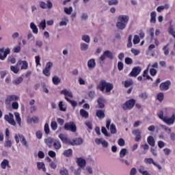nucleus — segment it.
<instances>
[{
  "instance_id": "f257e3e1",
  "label": "nucleus",
  "mask_w": 175,
  "mask_h": 175,
  "mask_svg": "<svg viewBox=\"0 0 175 175\" xmlns=\"http://www.w3.org/2000/svg\"><path fill=\"white\" fill-rule=\"evenodd\" d=\"M58 137L64 144H67V146H81L83 143V140L81 137L75 138L71 140L70 139L67 138L66 135L63 133L59 134Z\"/></svg>"
},
{
  "instance_id": "f03ea898",
  "label": "nucleus",
  "mask_w": 175,
  "mask_h": 175,
  "mask_svg": "<svg viewBox=\"0 0 175 175\" xmlns=\"http://www.w3.org/2000/svg\"><path fill=\"white\" fill-rule=\"evenodd\" d=\"M113 88H114L113 83L107 82L105 79L100 80L96 86V90H99V91H101V92H104L105 90V92L107 93L111 92Z\"/></svg>"
},
{
  "instance_id": "7ed1b4c3",
  "label": "nucleus",
  "mask_w": 175,
  "mask_h": 175,
  "mask_svg": "<svg viewBox=\"0 0 175 175\" xmlns=\"http://www.w3.org/2000/svg\"><path fill=\"white\" fill-rule=\"evenodd\" d=\"M128 23H129V16L128 15H120L118 16L116 27L118 29H125Z\"/></svg>"
},
{
  "instance_id": "20e7f679",
  "label": "nucleus",
  "mask_w": 175,
  "mask_h": 175,
  "mask_svg": "<svg viewBox=\"0 0 175 175\" xmlns=\"http://www.w3.org/2000/svg\"><path fill=\"white\" fill-rule=\"evenodd\" d=\"M157 116L160 120H162L163 122L167 124V125H173L175 121V113H173L170 118H167V116H163V111H160L157 113Z\"/></svg>"
},
{
  "instance_id": "39448f33",
  "label": "nucleus",
  "mask_w": 175,
  "mask_h": 175,
  "mask_svg": "<svg viewBox=\"0 0 175 175\" xmlns=\"http://www.w3.org/2000/svg\"><path fill=\"white\" fill-rule=\"evenodd\" d=\"M135 105H136V100L131 98L122 105V109L123 110H132Z\"/></svg>"
},
{
  "instance_id": "423d86ee",
  "label": "nucleus",
  "mask_w": 175,
  "mask_h": 175,
  "mask_svg": "<svg viewBox=\"0 0 175 175\" xmlns=\"http://www.w3.org/2000/svg\"><path fill=\"white\" fill-rule=\"evenodd\" d=\"M64 130L70 131V132L75 133L77 131V126L73 122H66L64 124Z\"/></svg>"
},
{
  "instance_id": "0eeeda50",
  "label": "nucleus",
  "mask_w": 175,
  "mask_h": 175,
  "mask_svg": "<svg viewBox=\"0 0 175 175\" xmlns=\"http://www.w3.org/2000/svg\"><path fill=\"white\" fill-rule=\"evenodd\" d=\"M142 72V68L140 66L133 67L131 72L129 74V77H137Z\"/></svg>"
},
{
  "instance_id": "6e6552de",
  "label": "nucleus",
  "mask_w": 175,
  "mask_h": 175,
  "mask_svg": "<svg viewBox=\"0 0 175 175\" xmlns=\"http://www.w3.org/2000/svg\"><path fill=\"white\" fill-rule=\"evenodd\" d=\"M8 54H10V49L7 48H1L0 49V59L1 61H5L6 59V57H8Z\"/></svg>"
},
{
  "instance_id": "1a4fd4ad",
  "label": "nucleus",
  "mask_w": 175,
  "mask_h": 175,
  "mask_svg": "<svg viewBox=\"0 0 175 175\" xmlns=\"http://www.w3.org/2000/svg\"><path fill=\"white\" fill-rule=\"evenodd\" d=\"M106 57L109 58V59H113L114 55L110 51H105L103 52V55L100 57L99 59L103 62L105 61V59H106Z\"/></svg>"
},
{
  "instance_id": "9d476101",
  "label": "nucleus",
  "mask_w": 175,
  "mask_h": 175,
  "mask_svg": "<svg viewBox=\"0 0 175 175\" xmlns=\"http://www.w3.org/2000/svg\"><path fill=\"white\" fill-rule=\"evenodd\" d=\"M4 120L8 121V124L10 125H13V126H16V121H14V116L12 113H9V115L5 114L4 116Z\"/></svg>"
},
{
  "instance_id": "9b49d317",
  "label": "nucleus",
  "mask_w": 175,
  "mask_h": 175,
  "mask_svg": "<svg viewBox=\"0 0 175 175\" xmlns=\"http://www.w3.org/2000/svg\"><path fill=\"white\" fill-rule=\"evenodd\" d=\"M53 66V63L49 62L46 63L45 68L42 70L43 75L49 77L50 76V70H51V67Z\"/></svg>"
},
{
  "instance_id": "f8f14e48",
  "label": "nucleus",
  "mask_w": 175,
  "mask_h": 175,
  "mask_svg": "<svg viewBox=\"0 0 175 175\" xmlns=\"http://www.w3.org/2000/svg\"><path fill=\"white\" fill-rule=\"evenodd\" d=\"M76 163L81 169H83L85 167V166H87V161H85V159L81 157H77L76 159Z\"/></svg>"
},
{
  "instance_id": "ddd939ff",
  "label": "nucleus",
  "mask_w": 175,
  "mask_h": 175,
  "mask_svg": "<svg viewBox=\"0 0 175 175\" xmlns=\"http://www.w3.org/2000/svg\"><path fill=\"white\" fill-rule=\"evenodd\" d=\"M172 82L170 81H166L165 82H163L160 84L159 88L161 91H167L169 90V87H170Z\"/></svg>"
},
{
  "instance_id": "4468645a",
  "label": "nucleus",
  "mask_w": 175,
  "mask_h": 175,
  "mask_svg": "<svg viewBox=\"0 0 175 175\" xmlns=\"http://www.w3.org/2000/svg\"><path fill=\"white\" fill-rule=\"evenodd\" d=\"M14 100H18V96L16 95H9L7 96L5 103V105H10V103Z\"/></svg>"
},
{
  "instance_id": "2eb2a0df",
  "label": "nucleus",
  "mask_w": 175,
  "mask_h": 175,
  "mask_svg": "<svg viewBox=\"0 0 175 175\" xmlns=\"http://www.w3.org/2000/svg\"><path fill=\"white\" fill-rule=\"evenodd\" d=\"M54 139L53 138H51V137H49L48 138H46L44 139V142L45 144L49 147V148H51L54 144Z\"/></svg>"
},
{
  "instance_id": "dca6fc26",
  "label": "nucleus",
  "mask_w": 175,
  "mask_h": 175,
  "mask_svg": "<svg viewBox=\"0 0 175 175\" xmlns=\"http://www.w3.org/2000/svg\"><path fill=\"white\" fill-rule=\"evenodd\" d=\"M96 116L98 117V118H99V120H103V118L105 117V110L97 109L96 111Z\"/></svg>"
},
{
  "instance_id": "f3484780",
  "label": "nucleus",
  "mask_w": 175,
  "mask_h": 175,
  "mask_svg": "<svg viewBox=\"0 0 175 175\" xmlns=\"http://www.w3.org/2000/svg\"><path fill=\"white\" fill-rule=\"evenodd\" d=\"M170 8V5L169 3H165L164 5H159V7L157 8V12L158 13H161V12H163V10H167Z\"/></svg>"
},
{
  "instance_id": "a211bd4d",
  "label": "nucleus",
  "mask_w": 175,
  "mask_h": 175,
  "mask_svg": "<svg viewBox=\"0 0 175 175\" xmlns=\"http://www.w3.org/2000/svg\"><path fill=\"white\" fill-rule=\"evenodd\" d=\"M150 24H155L157 23V12L152 11L150 12Z\"/></svg>"
},
{
  "instance_id": "6ab92c4d",
  "label": "nucleus",
  "mask_w": 175,
  "mask_h": 175,
  "mask_svg": "<svg viewBox=\"0 0 175 175\" xmlns=\"http://www.w3.org/2000/svg\"><path fill=\"white\" fill-rule=\"evenodd\" d=\"M105 102H106V100H105V98H98V100H97L98 109H103L105 107Z\"/></svg>"
},
{
  "instance_id": "aec40b11",
  "label": "nucleus",
  "mask_w": 175,
  "mask_h": 175,
  "mask_svg": "<svg viewBox=\"0 0 175 175\" xmlns=\"http://www.w3.org/2000/svg\"><path fill=\"white\" fill-rule=\"evenodd\" d=\"M60 94L65 96V98H68V96L69 98H73V94L72 93V92H69L66 89H64L63 90H62L60 92Z\"/></svg>"
},
{
  "instance_id": "412c9836",
  "label": "nucleus",
  "mask_w": 175,
  "mask_h": 175,
  "mask_svg": "<svg viewBox=\"0 0 175 175\" xmlns=\"http://www.w3.org/2000/svg\"><path fill=\"white\" fill-rule=\"evenodd\" d=\"M95 66H96V62H95V59H90L88 62V68H89V69H94Z\"/></svg>"
},
{
  "instance_id": "4be33fe9",
  "label": "nucleus",
  "mask_w": 175,
  "mask_h": 175,
  "mask_svg": "<svg viewBox=\"0 0 175 175\" xmlns=\"http://www.w3.org/2000/svg\"><path fill=\"white\" fill-rule=\"evenodd\" d=\"M18 64L22 65L21 69L22 70H25L28 69V62L25 60H19L18 61Z\"/></svg>"
},
{
  "instance_id": "5701e85b",
  "label": "nucleus",
  "mask_w": 175,
  "mask_h": 175,
  "mask_svg": "<svg viewBox=\"0 0 175 175\" xmlns=\"http://www.w3.org/2000/svg\"><path fill=\"white\" fill-rule=\"evenodd\" d=\"M30 28L31 29H32L33 33L38 35V33L39 32V29H38V27L33 23V22H31L30 23Z\"/></svg>"
},
{
  "instance_id": "b1692460",
  "label": "nucleus",
  "mask_w": 175,
  "mask_h": 175,
  "mask_svg": "<svg viewBox=\"0 0 175 175\" xmlns=\"http://www.w3.org/2000/svg\"><path fill=\"white\" fill-rule=\"evenodd\" d=\"M147 142L149 145L151 146V147H155V139H154V137L152 136L148 137Z\"/></svg>"
},
{
  "instance_id": "393cba45",
  "label": "nucleus",
  "mask_w": 175,
  "mask_h": 175,
  "mask_svg": "<svg viewBox=\"0 0 175 175\" xmlns=\"http://www.w3.org/2000/svg\"><path fill=\"white\" fill-rule=\"evenodd\" d=\"M19 139H21V142L22 143L23 146H25L27 148H28L29 145L27 139H25V137L23 135H19Z\"/></svg>"
},
{
  "instance_id": "a878e982",
  "label": "nucleus",
  "mask_w": 175,
  "mask_h": 175,
  "mask_svg": "<svg viewBox=\"0 0 175 175\" xmlns=\"http://www.w3.org/2000/svg\"><path fill=\"white\" fill-rule=\"evenodd\" d=\"M53 147L55 150H59L61 147H62V145L61 144V142L58 139H55L53 142Z\"/></svg>"
},
{
  "instance_id": "bb28decb",
  "label": "nucleus",
  "mask_w": 175,
  "mask_h": 175,
  "mask_svg": "<svg viewBox=\"0 0 175 175\" xmlns=\"http://www.w3.org/2000/svg\"><path fill=\"white\" fill-rule=\"evenodd\" d=\"M63 155H64V157H66L67 158H69L70 157H72L73 155V150L70 148L65 150L63 152Z\"/></svg>"
},
{
  "instance_id": "cd10ccee",
  "label": "nucleus",
  "mask_w": 175,
  "mask_h": 175,
  "mask_svg": "<svg viewBox=\"0 0 175 175\" xmlns=\"http://www.w3.org/2000/svg\"><path fill=\"white\" fill-rule=\"evenodd\" d=\"M79 113L80 116H81V117H83V118H88L90 117L88 111H85V109H81Z\"/></svg>"
},
{
  "instance_id": "c85d7f7f",
  "label": "nucleus",
  "mask_w": 175,
  "mask_h": 175,
  "mask_svg": "<svg viewBox=\"0 0 175 175\" xmlns=\"http://www.w3.org/2000/svg\"><path fill=\"white\" fill-rule=\"evenodd\" d=\"M131 85H133V80L130 79L129 80H126L124 82V87L125 88H129V87H131Z\"/></svg>"
},
{
  "instance_id": "c756f323",
  "label": "nucleus",
  "mask_w": 175,
  "mask_h": 175,
  "mask_svg": "<svg viewBox=\"0 0 175 175\" xmlns=\"http://www.w3.org/2000/svg\"><path fill=\"white\" fill-rule=\"evenodd\" d=\"M7 166H9V161L6 159H4L3 161L1 163V169H6Z\"/></svg>"
},
{
  "instance_id": "7c9ffc66",
  "label": "nucleus",
  "mask_w": 175,
  "mask_h": 175,
  "mask_svg": "<svg viewBox=\"0 0 175 175\" xmlns=\"http://www.w3.org/2000/svg\"><path fill=\"white\" fill-rule=\"evenodd\" d=\"M52 81H53L54 85H58V84H59V83H61V79H59V77H58V76H54L52 78Z\"/></svg>"
},
{
  "instance_id": "2f4dec72",
  "label": "nucleus",
  "mask_w": 175,
  "mask_h": 175,
  "mask_svg": "<svg viewBox=\"0 0 175 175\" xmlns=\"http://www.w3.org/2000/svg\"><path fill=\"white\" fill-rule=\"evenodd\" d=\"M37 167H38V170H42L43 172H46V167L42 162H38Z\"/></svg>"
},
{
  "instance_id": "473e14b6",
  "label": "nucleus",
  "mask_w": 175,
  "mask_h": 175,
  "mask_svg": "<svg viewBox=\"0 0 175 175\" xmlns=\"http://www.w3.org/2000/svg\"><path fill=\"white\" fill-rule=\"evenodd\" d=\"M14 116L16 122H18L19 126H21V118L20 117V113L18 112H15Z\"/></svg>"
},
{
  "instance_id": "72a5a7b5",
  "label": "nucleus",
  "mask_w": 175,
  "mask_h": 175,
  "mask_svg": "<svg viewBox=\"0 0 175 175\" xmlns=\"http://www.w3.org/2000/svg\"><path fill=\"white\" fill-rule=\"evenodd\" d=\"M65 99L67 102H68V103H70V105L72 106V107H76V106H77V102L70 100L68 97H65Z\"/></svg>"
},
{
  "instance_id": "f704fd0d",
  "label": "nucleus",
  "mask_w": 175,
  "mask_h": 175,
  "mask_svg": "<svg viewBox=\"0 0 175 175\" xmlns=\"http://www.w3.org/2000/svg\"><path fill=\"white\" fill-rule=\"evenodd\" d=\"M59 109L60 110V111H66V107H65V105H64V102L60 101L59 103Z\"/></svg>"
},
{
  "instance_id": "c9c22d12",
  "label": "nucleus",
  "mask_w": 175,
  "mask_h": 175,
  "mask_svg": "<svg viewBox=\"0 0 175 175\" xmlns=\"http://www.w3.org/2000/svg\"><path fill=\"white\" fill-rule=\"evenodd\" d=\"M163 53H164V55H169V44H167L166 45H165L163 49H162Z\"/></svg>"
},
{
  "instance_id": "e433bc0d",
  "label": "nucleus",
  "mask_w": 175,
  "mask_h": 175,
  "mask_svg": "<svg viewBox=\"0 0 175 175\" xmlns=\"http://www.w3.org/2000/svg\"><path fill=\"white\" fill-rule=\"evenodd\" d=\"M126 47L127 49L132 47V34L129 36Z\"/></svg>"
},
{
  "instance_id": "4c0bfd02",
  "label": "nucleus",
  "mask_w": 175,
  "mask_h": 175,
  "mask_svg": "<svg viewBox=\"0 0 175 175\" xmlns=\"http://www.w3.org/2000/svg\"><path fill=\"white\" fill-rule=\"evenodd\" d=\"M10 69L13 73L17 74L18 72H20V68H18V66H11Z\"/></svg>"
},
{
  "instance_id": "58836bf2",
  "label": "nucleus",
  "mask_w": 175,
  "mask_h": 175,
  "mask_svg": "<svg viewBox=\"0 0 175 175\" xmlns=\"http://www.w3.org/2000/svg\"><path fill=\"white\" fill-rule=\"evenodd\" d=\"M51 128L52 131H57V129H58V124H57V122L52 121L51 123Z\"/></svg>"
},
{
  "instance_id": "ea45409f",
  "label": "nucleus",
  "mask_w": 175,
  "mask_h": 175,
  "mask_svg": "<svg viewBox=\"0 0 175 175\" xmlns=\"http://www.w3.org/2000/svg\"><path fill=\"white\" fill-rule=\"evenodd\" d=\"M133 44H139L140 43V38L137 35H135L133 40Z\"/></svg>"
},
{
  "instance_id": "a19ab883",
  "label": "nucleus",
  "mask_w": 175,
  "mask_h": 175,
  "mask_svg": "<svg viewBox=\"0 0 175 175\" xmlns=\"http://www.w3.org/2000/svg\"><path fill=\"white\" fill-rule=\"evenodd\" d=\"M12 141L9 139V138H7L5 140V143L4 144V147H7V148H12Z\"/></svg>"
},
{
  "instance_id": "79ce46f5",
  "label": "nucleus",
  "mask_w": 175,
  "mask_h": 175,
  "mask_svg": "<svg viewBox=\"0 0 175 175\" xmlns=\"http://www.w3.org/2000/svg\"><path fill=\"white\" fill-rule=\"evenodd\" d=\"M110 132L112 134H116L117 133V129L116 128V124H111L110 125Z\"/></svg>"
},
{
  "instance_id": "37998d69",
  "label": "nucleus",
  "mask_w": 175,
  "mask_h": 175,
  "mask_svg": "<svg viewBox=\"0 0 175 175\" xmlns=\"http://www.w3.org/2000/svg\"><path fill=\"white\" fill-rule=\"evenodd\" d=\"M128 152V150L125 148H122L120 152V158H124L125 155H126V153Z\"/></svg>"
},
{
  "instance_id": "c03bdc74",
  "label": "nucleus",
  "mask_w": 175,
  "mask_h": 175,
  "mask_svg": "<svg viewBox=\"0 0 175 175\" xmlns=\"http://www.w3.org/2000/svg\"><path fill=\"white\" fill-rule=\"evenodd\" d=\"M72 12H73V8L72 7H69L68 8H64V13H66V14H72Z\"/></svg>"
},
{
  "instance_id": "a18cd8bd",
  "label": "nucleus",
  "mask_w": 175,
  "mask_h": 175,
  "mask_svg": "<svg viewBox=\"0 0 175 175\" xmlns=\"http://www.w3.org/2000/svg\"><path fill=\"white\" fill-rule=\"evenodd\" d=\"M144 162L145 163H148V165H155V163L154 162V159L152 158L145 159Z\"/></svg>"
},
{
  "instance_id": "49530a36",
  "label": "nucleus",
  "mask_w": 175,
  "mask_h": 175,
  "mask_svg": "<svg viewBox=\"0 0 175 175\" xmlns=\"http://www.w3.org/2000/svg\"><path fill=\"white\" fill-rule=\"evenodd\" d=\"M160 126H161V128L164 129V131H165L168 133V135L171 133L172 129L166 125L161 124Z\"/></svg>"
},
{
  "instance_id": "de8ad7c7",
  "label": "nucleus",
  "mask_w": 175,
  "mask_h": 175,
  "mask_svg": "<svg viewBox=\"0 0 175 175\" xmlns=\"http://www.w3.org/2000/svg\"><path fill=\"white\" fill-rule=\"evenodd\" d=\"M59 173L61 175H69V172H68V170L65 167H62L60 169Z\"/></svg>"
},
{
  "instance_id": "09e8293b",
  "label": "nucleus",
  "mask_w": 175,
  "mask_h": 175,
  "mask_svg": "<svg viewBox=\"0 0 175 175\" xmlns=\"http://www.w3.org/2000/svg\"><path fill=\"white\" fill-rule=\"evenodd\" d=\"M23 77H19L15 79V81H14V84L18 85V84H21V83H23Z\"/></svg>"
},
{
  "instance_id": "8fccbe9b",
  "label": "nucleus",
  "mask_w": 175,
  "mask_h": 175,
  "mask_svg": "<svg viewBox=\"0 0 175 175\" xmlns=\"http://www.w3.org/2000/svg\"><path fill=\"white\" fill-rule=\"evenodd\" d=\"M44 131L46 135H49L50 133V126L48 123H46L44 126Z\"/></svg>"
},
{
  "instance_id": "3c124183",
  "label": "nucleus",
  "mask_w": 175,
  "mask_h": 175,
  "mask_svg": "<svg viewBox=\"0 0 175 175\" xmlns=\"http://www.w3.org/2000/svg\"><path fill=\"white\" fill-rule=\"evenodd\" d=\"M124 62L126 65H132V64H133V60L131 57H126Z\"/></svg>"
},
{
  "instance_id": "603ef678",
  "label": "nucleus",
  "mask_w": 175,
  "mask_h": 175,
  "mask_svg": "<svg viewBox=\"0 0 175 175\" xmlns=\"http://www.w3.org/2000/svg\"><path fill=\"white\" fill-rule=\"evenodd\" d=\"M81 51H86V50H88V44L85 43H81Z\"/></svg>"
},
{
  "instance_id": "864d4df0",
  "label": "nucleus",
  "mask_w": 175,
  "mask_h": 175,
  "mask_svg": "<svg viewBox=\"0 0 175 175\" xmlns=\"http://www.w3.org/2000/svg\"><path fill=\"white\" fill-rule=\"evenodd\" d=\"M82 40H83V42H85L86 43H90V36L83 35L82 36Z\"/></svg>"
},
{
  "instance_id": "5fc2aeb1",
  "label": "nucleus",
  "mask_w": 175,
  "mask_h": 175,
  "mask_svg": "<svg viewBox=\"0 0 175 175\" xmlns=\"http://www.w3.org/2000/svg\"><path fill=\"white\" fill-rule=\"evenodd\" d=\"M157 73H158V71L157 70V69H155V68H150V76H152L154 77V76H157Z\"/></svg>"
},
{
  "instance_id": "6e6d98bb",
  "label": "nucleus",
  "mask_w": 175,
  "mask_h": 175,
  "mask_svg": "<svg viewBox=\"0 0 175 175\" xmlns=\"http://www.w3.org/2000/svg\"><path fill=\"white\" fill-rule=\"evenodd\" d=\"M165 97L163 93L159 92L157 94V99L159 100V102H162L163 100V98Z\"/></svg>"
},
{
  "instance_id": "4d7b16f0",
  "label": "nucleus",
  "mask_w": 175,
  "mask_h": 175,
  "mask_svg": "<svg viewBox=\"0 0 175 175\" xmlns=\"http://www.w3.org/2000/svg\"><path fill=\"white\" fill-rule=\"evenodd\" d=\"M109 6H113L114 5H118V0H109L108 1Z\"/></svg>"
},
{
  "instance_id": "13d9d810",
  "label": "nucleus",
  "mask_w": 175,
  "mask_h": 175,
  "mask_svg": "<svg viewBox=\"0 0 175 175\" xmlns=\"http://www.w3.org/2000/svg\"><path fill=\"white\" fill-rule=\"evenodd\" d=\"M118 146H120V147H124V146H125V140H124L122 138L119 139L118 141Z\"/></svg>"
},
{
  "instance_id": "bf43d9fd",
  "label": "nucleus",
  "mask_w": 175,
  "mask_h": 175,
  "mask_svg": "<svg viewBox=\"0 0 175 175\" xmlns=\"http://www.w3.org/2000/svg\"><path fill=\"white\" fill-rule=\"evenodd\" d=\"M118 69L121 72V70H124V63L122 62H118Z\"/></svg>"
},
{
  "instance_id": "052dcab7",
  "label": "nucleus",
  "mask_w": 175,
  "mask_h": 175,
  "mask_svg": "<svg viewBox=\"0 0 175 175\" xmlns=\"http://www.w3.org/2000/svg\"><path fill=\"white\" fill-rule=\"evenodd\" d=\"M101 132H102V133H103V135H105V136H107V137H109V136H110L109 135V133H107V130L106 129V127L103 126L101 128Z\"/></svg>"
},
{
  "instance_id": "680f3d73",
  "label": "nucleus",
  "mask_w": 175,
  "mask_h": 175,
  "mask_svg": "<svg viewBox=\"0 0 175 175\" xmlns=\"http://www.w3.org/2000/svg\"><path fill=\"white\" fill-rule=\"evenodd\" d=\"M168 32L170 35H172V36H173V38H175V31L174 29H173V27H170L168 29Z\"/></svg>"
},
{
  "instance_id": "e2e57ef3",
  "label": "nucleus",
  "mask_w": 175,
  "mask_h": 175,
  "mask_svg": "<svg viewBox=\"0 0 175 175\" xmlns=\"http://www.w3.org/2000/svg\"><path fill=\"white\" fill-rule=\"evenodd\" d=\"M48 155L51 157V158H55L57 154L55 153V152L53 151V150H49L48 152Z\"/></svg>"
},
{
  "instance_id": "0e129e2a",
  "label": "nucleus",
  "mask_w": 175,
  "mask_h": 175,
  "mask_svg": "<svg viewBox=\"0 0 175 175\" xmlns=\"http://www.w3.org/2000/svg\"><path fill=\"white\" fill-rule=\"evenodd\" d=\"M40 27H41L42 29H46V20H43L40 23Z\"/></svg>"
},
{
  "instance_id": "69168bd1",
  "label": "nucleus",
  "mask_w": 175,
  "mask_h": 175,
  "mask_svg": "<svg viewBox=\"0 0 175 175\" xmlns=\"http://www.w3.org/2000/svg\"><path fill=\"white\" fill-rule=\"evenodd\" d=\"M140 98H142V99H147V98H148V94H147V93L146 92H143L141 93V94L139 95Z\"/></svg>"
},
{
  "instance_id": "338daca9",
  "label": "nucleus",
  "mask_w": 175,
  "mask_h": 175,
  "mask_svg": "<svg viewBox=\"0 0 175 175\" xmlns=\"http://www.w3.org/2000/svg\"><path fill=\"white\" fill-rule=\"evenodd\" d=\"M12 107L14 110H17V109H18V103L13 102L12 104Z\"/></svg>"
},
{
  "instance_id": "774afa93",
  "label": "nucleus",
  "mask_w": 175,
  "mask_h": 175,
  "mask_svg": "<svg viewBox=\"0 0 175 175\" xmlns=\"http://www.w3.org/2000/svg\"><path fill=\"white\" fill-rule=\"evenodd\" d=\"M137 173V170L135 167H133L130 171V175H136Z\"/></svg>"
}]
</instances>
